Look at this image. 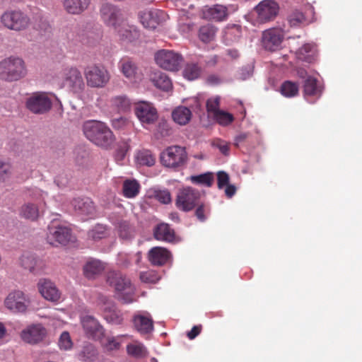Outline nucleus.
Here are the masks:
<instances>
[{"mask_svg": "<svg viewBox=\"0 0 362 362\" xmlns=\"http://www.w3.org/2000/svg\"><path fill=\"white\" fill-rule=\"evenodd\" d=\"M30 305V297L21 290L11 291L4 300L5 307L13 313H25Z\"/></svg>", "mask_w": 362, "mask_h": 362, "instance_id": "obj_6", "label": "nucleus"}, {"mask_svg": "<svg viewBox=\"0 0 362 362\" xmlns=\"http://www.w3.org/2000/svg\"><path fill=\"white\" fill-rule=\"evenodd\" d=\"M100 13L104 23L112 27L115 30L124 22L121 17V11L111 4H103L100 8Z\"/></svg>", "mask_w": 362, "mask_h": 362, "instance_id": "obj_16", "label": "nucleus"}, {"mask_svg": "<svg viewBox=\"0 0 362 362\" xmlns=\"http://www.w3.org/2000/svg\"><path fill=\"white\" fill-rule=\"evenodd\" d=\"M46 195V193L43 192L38 188H33L28 192V196L34 200H38L40 199H44Z\"/></svg>", "mask_w": 362, "mask_h": 362, "instance_id": "obj_59", "label": "nucleus"}, {"mask_svg": "<svg viewBox=\"0 0 362 362\" xmlns=\"http://www.w3.org/2000/svg\"><path fill=\"white\" fill-rule=\"evenodd\" d=\"M107 281L115 289V296L124 303L135 300V288L130 279L119 272L108 274Z\"/></svg>", "mask_w": 362, "mask_h": 362, "instance_id": "obj_2", "label": "nucleus"}, {"mask_svg": "<svg viewBox=\"0 0 362 362\" xmlns=\"http://www.w3.org/2000/svg\"><path fill=\"white\" fill-rule=\"evenodd\" d=\"M38 262L39 260L30 254H24L21 258V266L34 274L38 272V269L36 268Z\"/></svg>", "mask_w": 362, "mask_h": 362, "instance_id": "obj_44", "label": "nucleus"}, {"mask_svg": "<svg viewBox=\"0 0 362 362\" xmlns=\"http://www.w3.org/2000/svg\"><path fill=\"white\" fill-rule=\"evenodd\" d=\"M139 17L142 25L148 29H155L166 19L165 11L158 9L141 11Z\"/></svg>", "mask_w": 362, "mask_h": 362, "instance_id": "obj_14", "label": "nucleus"}, {"mask_svg": "<svg viewBox=\"0 0 362 362\" xmlns=\"http://www.w3.org/2000/svg\"><path fill=\"white\" fill-rule=\"evenodd\" d=\"M129 120L124 117H119L112 119V126L115 129H121L127 125Z\"/></svg>", "mask_w": 362, "mask_h": 362, "instance_id": "obj_57", "label": "nucleus"}, {"mask_svg": "<svg viewBox=\"0 0 362 362\" xmlns=\"http://www.w3.org/2000/svg\"><path fill=\"white\" fill-rule=\"evenodd\" d=\"M118 69L125 78L131 83H137L143 78L141 70L131 58H122L118 62Z\"/></svg>", "mask_w": 362, "mask_h": 362, "instance_id": "obj_9", "label": "nucleus"}, {"mask_svg": "<svg viewBox=\"0 0 362 362\" xmlns=\"http://www.w3.org/2000/svg\"><path fill=\"white\" fill-rule=\"evenodd\" d=\"M124 335L117 336V337H107L105 344V348L109 351L117 350L119 349L122 342L121 339L124 337Z\"/></svg>", "mask_w": 362, "mask_h": 362, "instance_id": "obj_53", "label": "nucleus"}, {"mask_svg": "<svg viewBox=\"0 0 362 362\" xmlns=\"http://www.w3.org/2000/svg\"><path fill=\"white\" fill-rule=\"evenodd\" d=\"M98 357V351L91 344L84 345L78 354V358L83 362H94Z\"/></svg>", "mask_w": 362, "mask_h": 362, "instance_id": "obj_40", "label": "nucleus"}, {"mask_svg": "<svg viewBox=\"0 0 362 362\" xmlns=\"http://www.w3.org/2000/svg\"><path fill=\"white\" fill-rule=\"evenodd\" d=\"M148 260L153 265H163L170 257V252L162 247H154L148 252Z\"/></svg>", "mask_w": 362, "mask_h": 362, "instance_id": "obj_28", "label": "nucleus"}, {"mask_svg": "<svg viewBox=\"0 0 362 362\" xmlns=\"http://www.w3.org/2000/svg\"><path fill=\"white\" fill-rule=\"evenodd\" d=\"M198 207L195 211V215L197 218L202 222H204L206 220L205 216V211H204V205L203 204L197 205Z\"/></svg>", "mask_w": 362, "mask_h": 362, "instance_id": "obj_61", "label": "nucleus"}, {"mask_svg": "<svg viewBox=\"0 0 362 362\" xmlns=\"http://www.w3.org/2000/svg\"><path fill=\"white\" fill-rule=\"evenodd\" d=\"M202 326L201 325H194L192 329L187 332L186 335L189 339H194L196 338L202 332Z\"/></svg>", "mask_w": 362, "mask_h": 362, "instance_id": "obj_60", "label": "nucleus"}, {"mask_svg": "<svg viewBox=\"0 0 362 362\" xmlns=\"http://www.w3.org/2000/svg\"><path fill=\"white\" fill-rule=\"evenodd\" d=\"M136 161L139 165L152 166L154 165L156 158L149 150L143 149L139 151L136 156Z\"/></svg>", "mask_w": 362, "mask_h": 362, "instance_id": "obj_45", "label": "nucleus"}, {"mask_svg": "<svg viewBox=\"0 0 362 362\" xmlns=\"http://www.w3.org/2000/svg\"><path fill=\"white\" fill-rule=\"evenodd\" d=\"M58 345L61 350L68 351L73 346V342L68 332H63L59 339Z\"/></svg>", "mask_w": 362, "mask_h": 362, "instance_id": "obj_51", "label": "nucleus"}, {"mask_svg": "<svg viewBox=\"0 0 362 362\" xmlns=\"http://www.w3.org/2000/svg\"><path fill=\"white\" fill-rule=\"evenodd\" d=\"M47 330L41 324H33L28 326L21 332V338L25 343L36 344L43 340Z\"/></svg>", "mask_w": 362, "mask_h": 362, "instance_id": "obj_15", "label": "nucleus"}, {"mask_svg": "<svg viewBox=\"0 0 362 362\" xmlns=\"http://www.w3.org/2000/svg\"><path fill=\"white\" fill-rule=\"evenodd\" d=\"M81 322L88 337L96 339L103 334V327L93 316L85 315L81 317Z\"/></svg>", "mask_w": 362, "mask_h": 362, "instance_id": "obj_22", "label": "nucleus"}, {"mask_svg": "<svg viewBox=\"0 0 362 362\" xmlns=\"http://www.w3.org/2000/svg\"><path fill=\"white\" fill-rule=\"evenodd\" d=\"M12 173L11 165L8 163L0 160V182L7 180Z\"/></svg>", "mask_w": 362, "mask_h": 362, "instance_id": "obj_56", "label": "nucleus"}, {"mask_svg": "<svg viewBox=\"0 0 362 362\" xmlns=\"http://www.w3.org/2000/svg\"><path fill=\"white\" fill-rule=\"evenodd\" d=\"M110 105L118 112H126L130 110L132 103L126 95H122L111 98Z\"/></svg>", "mask_w": 362, "mask_h": 362, "instance_id": "obj_34", "label": "nucleus"}, {"mask_svg": "<svg viewBox=\"0 0 362 362\" xmlns=\"http://www.w3.org/2000/svg\"><path fill=\"white\" fill-rule=\"evenodd\" d=\"M63 86L74 93H81L85 83L80 71L74 67L66 68L62 73Z\"/></svg>", "mask_w": 362, "mask_h": 362, "instance_id": "obj_11", "label": "nucleus"}, {"mask_svg": "<svg viewBox=\"0 0 362 362\" xmlns=\"http://www.w3.org/2000/svg\"><path fill=\"white\" fill-rule=\"evenodd\" d=\"M141 253L137 252L135 253L119 252L117 255V264L124 268H127L135 263L139 264L141 259Z\"/></svg>", "mask_w": 362, "mask_h": 362, "instance_id": "obj_32", "label": "nucleus"}, {"mask_svg": "<svg viewBox=\"0 0 362 362\" xmlns=\"http://www.w3.org/2000/svg\"><path fill=\"white\" fill-rule=\"evenodd\" d=\"M71 205L76 213L79 216L93 218L95 215V207L92 200L88 197L74 199Z\"/></svg>", "mask_w": 362, "mask_h": 362, "instance_id": "obj_23", "label": "nucleus"}, {"mask_svg": "<svg viewBox=\"0 0 362 362\" xmlns=\"http://www.w3.org/2000/svg\"><path fill=\"white\" fill-rule=\"evenodd\" d=\"M98 305L103 313L105 319L108 322L114 325L122 324L123 321L122 313L111 300L106 296H100L98 298Z\"/></svg>", "mask_w": 362, "mask_h": 362, "instance_id": "obj_10", "label": "nucleus"}, {"mask_svg": "<svg viewBox=\"0 0 362 362\" xmlns=\"http://www.w3.org/2000/svg\"><path fill=\"white\" fill-rule=\"evenodd\" d=\"M135 114L143 127L152 124L156 122L158 115L156 109L149 103L141 101L135 107Z\"/></svg>", "mask_w": 362, "mask_h": 362, "instance_id": "obj_12", "label": "nucleus"}, {"mask_svg": "<svg viewBox=\"0 0 362 362\" xmlns=\"http://www.w3.org/2000/svg\"><path fill=\"white\" fill-rule=\"evenodd\" d=\"M150 80L158 89L164 92H170L173 89V83L170 78L165 73L156 71L151 73Z\"/></svg>", "mask_w": 362, "mask_h": 362, "instance_id": "obj_27", "label": "nucleus"}, {"mask_svg": "<svg viewBox=\"0 0 362 362\" xmlns=\"http://www.w3.org/2000/svg\"><path fill=\"white\" fill-rule=\"evenodd\" d=\"M201 69L197 64H188L186 65L183 76L189 81H193L199 78Z\"/></svg>", "mask_w": 362, "mask_h": 362, "instance_id": "obj_47", "label": "nucleus"}, {"mask_svg": "<svg viewBox=\"0 0 362 362\" xmlns=\"http://www.w3.org/2000/svg\"><path fill=\"white\" fill-rule=\"evenodd\" d=\"M206 81L209 85L215 86L219 84L221 79L217 74H210L206 77Z\"/></svg>", "mask_w": 362, "mask_h": 362, "instance_id": "obj_62", "label": "nucleus"}, {"mask_svg": "<svg viewBox=\"0 0 362 362\" xmlns=\"http://www.w3.org/2000/svg\"><path fill=\"white\" fill-rule=\"evenodd\" d=\"M279 7L276 2L273 0L262 1L256 7L257 21L259 23H266L274 19L276 16Z\"/></svg>", "mask_w": 362, "mask_h": 362, "instance_id": "obj_13", "label": "nucleus"}, {"mask_svg": "<svg viewBox=\"0 0 362 362\" xmlns=\"http://www.w3.org/2000/svg\"><path fill=\"white\" fill-rule=\"evenodd\" d=\"M48 238L54 239L60 244L66 245L71 238V230L65 225L57 224L53 222L48 226Z\"/></svg>", "mask_w": 362, "mask_h": 362, "instance_id": "obj_20", "label": "nucleus"}, {"mask_svg": "<svg viewBox=\"0 0 362 362\" xmlns=\"http://www.w3.org/2000/svg\"><path fill=\"white\" fill-rule=\"evenodd\" d=\"M27 74L24 60L16 56L6 57L0 62V78L6 81H16Z\"/></svg>", "mask_w": 362, "mask_h": 362, "instance_id": "obj_3", "label": "nucleus"}, {"mask_svg": "<svg viewBox=\"0 0 362 362\" xmlns=\"http://www.w3.org/2000/svg\"><path fill=\"white\" fill-rule=\"evenodd\" d=\"M85 76L88 86L93 88H103L109 81L110 76L103 66H90L86 69Z\"/></svg>", "mask_w": 362, "mask_h": 362, "instance_id": "obj_8", "label": "nucleus"}, {"mask_svg": "<svg viewBox=\"0 0 362 362\" xmlns=\"http://www.w3.org/2000/svg\"><path fill=\"white\" fill-rule=\"evenodd\" d=\"M214 119L222 126H227L231 124L234 120V117L232 114L220 110L213 115Z\"/></svg>", "mask_w": 362, "mask_h": 362, "instance_id": "obj_49", "label": "nucleus"}, {"mask_svg": "<svg viewBox=\"0 0 362 362\" xmlns=\"http://www.w3.org/2000/svg\"><path fill=\"white\" fill-rule=\"evenodd\" d=\"M120 238L124 240H131L134 235V231L130 224L126 221H120L115 224Z\"/></svg>", "mask_w": 362, "mask_h": 362, "instance_id": "obj_43", "label": "nucleus"}, {"mask_svg": "<svg viewBox=\"0 0 362 362\" xmlns=\"http://www.w3.org/2000/svg\"><path fill=\"white\" fill-rule=\"evenodd\" d=\"M218 187L222 189L223 187L229 184V176L223 171H220L217 173Z\"/></svg>", "mask_w": 362, "mask_h": 362, "instance_id": "obj_58", "label": "nucleus"}, {"mask_svg": "<svg viewBox=\"0 0 362 362\" xmlns=\"http://www.w3.org/2000/svg\"><path fill=\"white\" fill-rule=\"evenodd\" d=\"M187 180H190L194 184L210 187L214 183V176L213 173L207 172L198 175H192L187 177Z\"/></svg>", "mask_w": 362, "mask_h": 362, "instance_id": "obj_42", "label": "nucleus"}, {"mask_svg": "<svg viewBox=\"0 0 362 362\" xmlns=\"http://www.w3.org/2000/svg\"><path fill=\"white\" fill-rule=\"evenodd\" d=\"M105 264L99 259L90 258L83 266V274L88 278H93L105 269Z\"/></svg>", "mask_w": 362, "mask_h": 362, "instance_id": "obj_30", "label": "nucleus"}, {"mask_svg": "<svg viewBox=\"0 0 362 362\" xmlns=\"http://www.w3.org/2000/svg\"><path fill=\"white\" fill-rule=\"evenodd\" d=\"M200 196L197 189L192 187L182 189V210L190 211L199 205Z\"/></svg>", "mask_w": 362, "mask_h": 362, "instance_id": "obj_26", "label": "nucleus"}, {"mask_svg": "<svg viewBox=\"0 0 362 362\" xmlns=\"http://www.w3.org/2000/svg\"><path fill=\"white\" fill-rule=\"evenodd\" d=\"M107 234L106 226L102 224H98L88 231V238L93 240H98L106 237Z\"/></svg>", "mask_w": 362, "mask_h": 362, "instance_id": "obj_48", "label": "nucleus"}, {"mask_svg": "<svg viewBox=\"0 0 362 362\" xmlns=\"http://www.w3.org/2000/svg\"><path fill=\"white\" fill-rule=\"evenodd\" d=\"M39 292L46 300L57 302L60 299L61 293L55 284L47 279H41L37 283Z\"/></svg>", "mask_w": 362, "mask_h": 362, "instance_id": "obj_21", "label": "nucleus"}, {"mask_svg": "<svg viewBox=\"0 0 362 362\" xmlns=\"http://www.w3.org/2000/svg\"><path fill=\"white\" fill-rule=\"evenodd\" d=\"M217 30V28L211 24L201 26L198 34L199 40L204 43L213 41L215 39Z\"/></svg>", "mask_w": 362, "mask_h": 362, "instance_id": "obj_41", "label": "nucleus"}, {"mask_svg": "<svg viewBox=\"0 0 362 362\" xmlns=\"http://www.w3.org/2000/svg\"><path fill=\"white\" fill-rule=\"evenodd\" d=\"M315 49L313 44L303 45L296 52V56L298 60L307 63H312L315 59Z\"/></svg>", "mask_w": 362, "mask_h": 362, "instance_id": "obj_33", "label": "nucleus"}, {"mask_svg": "<svg viewBox=\"0 0 362 362\" xmlns=\"http://www.w3.org/2000/svg\"><path fill=\"white\" fill-rule=\"evenodd\" d=\"M172 118L173 121L178 124H181V106H177L175 110H173L172 112Z\"/></svg>", "mask_w": 362, "mask_h": 362, "instance_id": "obj_63", "label": "nucleus"}, {"mask_svg": "<svg viewBox=\"0 0 362 362\" xmlns=\"http://www.w3.org/2000/svg\"><path fill=\"white\" fill-rule=\"evenodd\" d=\"M117 35L121 43L128 45L135 42L140 36L139 31L136 26L129 25L124 21L115 30Z\"/></svg>", "mask_w": 362, "mask_h": 362, "instance_id": "obj_17", "label": "nucleus"}, {"mask_svg": "<svg viewBox=\"0 0 362 362\" xmlns=\"http://www.w3.org/2000/svg\"><path fill=\"white\" fill-rule=\"evenodd\" d=\"M288 21L291 26H298L305 23V18L303 13L296 11L288 16Z\"/></svg>", "mask_w": 362, "mask_h": 362, "instance_id": "obj_52", "label": "nucleus"}, {"mask_svg": "<svg viewBox=\"0 0 362 362\" xmlns=\"http://www.w3.org/2000/svg\"><path fill=\"white\" fill-rule=\"evenodd\" d=\"M228 16V8L223 5L216 4L211 7L206 6L202 10V17L207 21H223L227 19Z\"/></svg>", "mask_w": 362, "mask_h": 362, "instance_id": "obj_24", "label": "nucleus"}, {"mask_svg": "<svg viewBox=\"0 0 362 362\" xmlns=\"http://www.w3.org/2000/svg\"><path fill=\"white\" fill-rule=\"evenodd\" d=\"M19 215L23 218L35 221L40 216V209L36 204L28 202L21 207Z\"/></svg>", "mask_w": 362, "mask_h": 362, "instance_id": "obj_38", "label": "nucleus"}, {"mask_svg": "<svg viewBox=\"0 0 362 362\" xmlns=\"http://www.w3.org/2000/svg\"><path fill=\"white\" fill-rule=\"evenodd\" d=\"M146 197L157 200L163 204H167L171 202L170 192L166 189H160L157 187L149 189L146 192Z\"/></svg>", "mask_w": 362, "mask_h": 362, "instance_id": "obj_39", "label": "nucleus"}, {"mask_svg": "<svg viewBox=\"0 0 362 362\" xmlns=\"http://www.w3.org/2000/svg\"><path fill=\"white\" fill-rule=\"evenodd\" d=\"M192 117V112L189 108L182 107V125L188 123Z\"/></svg>", "mask_w": 362, "mask_h": 362, "instance_id": "obj_64", "label": "nucleus"}, {"mask_svg": "<svg viewBox=\"0 0 362 362\" xmlns=\"http://www.w3.org/2000/svg\"><path fill=\"white\" fill-rule=\"evenodd\" d=\"M322 90L320 86L317 85V79L313 76H308L303 83V94L305 97L313 96L319 98Z\"/></svg>", "mask_w": 362, "mask_h": 362, "instance_id": "obj_31", "label": "nucleus"}, {"mask_svg": "<svg viewBox=\"0 0 362 362\" xmlns=\"http://www.w3.org/2000/svg\"><path fill=\"white\" fill-rule=\"evenodd\" d=\"M160 160L167 168L176 169L181 163V147L179 146H170L160 155Z\"/></svg>", "mask_w": 362, "mask_h": 362, "instance_id": "obj_18", "label": "nucleus"}, {"mask_svg": "<svg viewBox=\"0 0 362 362\" xmlns=\"http://www.w3.org/2000/svg\"><path fill=\"white\" fill-rule=\"evenodd\" d=\"M160 279V275L154 270H148L140 274L141 281L146 284H156Z\"/></svg>", "mask_w": 362, "mask_h": 362, "instance_id": "obj_50", "label": "nucleus"}, {"mask_svg": "<svg viewBox=\"0 0 362 362\" xmlns=\"http://www.w3.org/2000/svg\"><path fill=\"white\" fill-rule=\"evenodd\" d=\"M51 95L46 92L33 93L25 98V107L35 115L45 114L51 110L52 106Z\"/></svg>", "mask_w": 362, "mask_h": 362, "instance_id": "obj_5", "label": "nucleus"}, {"mask_svg": "<svg viewBox=\"0 0 362 362\" xmlns=\"http://www.w3.org/2000/svg\"><path fill=\"white\" fill-rule=\"evenodd\" d=\"M154 59L156 64L163 69L170 71L179 70L180 57L173 50L160 49L155 53Z\"/></svg>", "mask_w": 362, "mask_h": 362, "instance_id": "obj_7", "label": "nucleus"}, {"mask_svg": "<svg viewBox=\"0 0 362 362\" xmlns=\"http://www.w3.org/2000/svg\"><path fill=\"white\" fill-rule=\"evenodd\" d=\"M140 184L137 180L127 179L122 185V193L124 197L128 199L136 197L140 192Z\"/></svg>", "mask_w": 362, "mask_h": 362, "instance_id": "obj_37", "label": "nucleus"}, {"mask_svg": "<svg viewBox=\"0 0 362 362\" xmlns=\"http://www.w3.org/2000/svg\"><path fill=\"white\" fill-rule=\"evenodd\" d=\"M280 91L285 97H294L298 93V85L291 81H286L281 84Z\"/></svg>", "mask_w": 362, "mask_h": 362, "instance_id": "obj_46", "label": "nucleus"}, {"mask_svg": "<svg viewBox=\"0 0 362 362\" xmlns=\"http://www.w3.org/2000/svg\"><path fill=\"white\" fill-rule=\"evenodd\" d=\"M1 23L8 30L20 32L30 25V18L21 9H7L1 16Z\"/></svg>", "mask_w": 362, "mask_h": 362, "instance_id": "obj_4", "label": "nucleus"}, {"mask_svg": "<svg viewBox=\"0 0 362 362\" xmlns=\"http://www.w3.org/2000/svg\"><path fill=\"white\" fill-rule=\"evenodd\" d=\"M284 36L279 28L266 30L262 33V44L269 51H275L280 46Z\"/></svg>", "mask_w": 362, "mask_h": 362, "instance_id": "obj_19", "label": "nucleus"}, {"mask_svg": "<svg viewBox=\"0 0 362 362\" xmlns=\"http://www.w3.org/2000/svg\"><path fill=\"white\" fill-rule=\"evenodd\" d=\"M85 136L98 146L108 148L114 141L115 136L107 125L98 120H88L83 124Z\"/></svg>", "mask_w": 362, "mask_h": 362, "instance_id": "obj_1", "label": "nucleus"}, {"mask_svg": "<svg viewBox=\"0 0 362 362\" xmlns=\"http://www.w3.org/2000/svg\"><path fill=\"white\" fill-rule=\"evenodd\" d=\"M211 146L218 148L221 153L225 156H228L229 154V144L224 140L221 139H214L211 141Z\"/></svg>", "mask_w": 362, "mask_h": 362, "instance_id": "obj_55", "label": "nucleus"}, {"mask_svg": "<svg viewBox=\"0 0 362 362\" xmlns=\"http://www.w3.org/2000/svg\"><path fill=\"white\" fill-rule=\"evenodd\" d=\"M135 329L141 335L150 334L153 330V320L148 313H138L134 316Z\"/></svg>", "mask_w": 362, "mask_h": 362, "instance_id": "obj_25", "label": "nucleus"}, {"mask_svg": "<svg viewBox=\"0 0 362 362\" xmlns=\"http://www.w3.org/2000/svg\"><path fill=\"white\" fill-rule=\"evenodd\" d=\"M127 353L135 358H142L148 355V350L144 344L135 340L127 345Z\"/></svg>", "mask_w": 362, "mask_h": 362, "instance_id": "obj_35", "label": "nucleus"}, {"mask_svg": "<svg viewBox=\"0 0 362 362\" xmlns=\"http://www.w3.org/2000/svg\"><path fill=\"white\" fill-rule=\"evenodd\" d=\"M90 0H64L66 10L72 14H78L86 10Z\"/></svg>", "mask_w": 362, "mask_h": 362, "instance_id": "obj_36", "label": "nucleus"}, {"mask_svg": "<svg viewBox=\"0 0 362 362\" xmlns=\"http://www.w3.org/2000/svg\"><path fill=\"white\" fill-rule=\"evenodd\" d=\"M153 236L158 240L172 242L175 239V233L168 223H161L154 228Z\"/></svg>", "mask_w": 362, "mask_h": 362, "instance_id": "obj_29", "label": "nucleus"}, {"mask_svg": "<svg viewBox=\"0 0 362 362\" xmlns=\"http://www.w3.org/2000/svg\"><path fill=\"white\" fill-rule=\"evenodd\" d=\"M220 97L211 98L206 101V110L209 113L215 115L217 112L220 111Z\"/></svg>", "mask_w": 362, "mask_h": 362, "instance_id": "obj_54", "label": "nucleus"}]
</instances>
